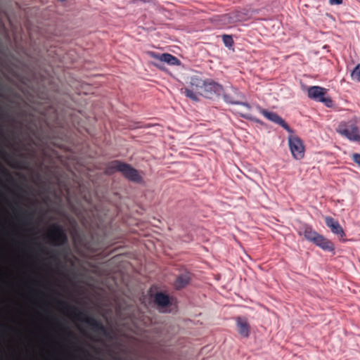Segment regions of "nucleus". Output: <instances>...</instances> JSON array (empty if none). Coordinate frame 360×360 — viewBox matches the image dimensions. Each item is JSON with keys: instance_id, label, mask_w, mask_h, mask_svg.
Here are the masks:
<instances>
[{"instance_id": "f03ea898", "label": "nucleus", "mask_w": 360, "mask_h": 360, "mask_svg": "<svg viewBox=\"0 0 360 360\" xmlns=\"http://www.w3.org/2000/svg\"><path fill=\"white\" fill-rule=\"evenodd\" d=\"M115 172H121L126 179L136 183H141L143 181L142 176L136 169L133 168L130 165L120 160L110 162L105 169L107 174H112Z\"/></svg>"}, {"instance_id": "4be33fe9", "label": "nucleus", "mask_w": 360, "mask_h": 360, "mask_svg": "<svg viewBox=\"0 0 360 360\" xmlns=\"http://www.w3.org/2000/svg\"><path fill=\"white\" fill-rule=\"evenodd\" d=\"M352 160L355 163H356L359 166H360V154L354 153L352 155Z\"/></svg>"}, {"instance_id": "423d86ee", "label": "nucleus", "mask_w": 360, "mask_h": 360, "mask_svg": "<svg viewBox=\"0 0 360 360\" xmlns=\"http://www.w3.org/2000/svg\"><path fill=\"white\" fill-rule=\"evenodd\" d=\"M203 85V89L200 91V96L207 98L211 99L215 96H218L223 91V86L212 80L204 81Z\"/></svg>"}, {"instance_id": "7ed1b4c3", "label": "nucleus", "mask_w": 360, "mask_h": 360, "mask_svg": "<svg viewBox=\"0 0 360 360\" xmlns=\"http://www.w3.org/2000/svg\"><path fill=\"white\" fill-rule=\"evenodd\" d=\"M337 132L351 141L360 143V131L354 120L341 122L337 128Z\"/></svg>"}, {"instance_id": "a211bd4d", "label": "nucleus", "mask_w": 360, "mask_h": 360, "mask_svg": "<svg viewBox=\"0 0 360 360\" xmlns=\"http://www.w3.org/2000/svg\"><path fill=\"white\" fill-rule=\"evenodd\" d=\"M184 93L186 97L190 99L197 101L199 100L198 96H200L196 91L191 89L190 88H185L184 90Z\"/></svg>"}, {"instance_id": "aec40b11", "label": "nucleus", "mask_w": 360, "mask_h": 360, "mask_svg": "<svg viewBox=\"0 0 360 360\" xmlns=\"http://www.w3.org/2000/svg\"><path fill=\"white\" fill-rule=\"evenodd\" d=\"M351 77L352 80L360 82V63L352 71Z\"/></svg>"}, {"instance_id": "39448f33", "label": "nucleus", "mask_w": 360, "mask_h": 360, "mask_svg": "<svg viewBox=\"0 0 360 360\" xmlns=\"http://www.w3.org/2000/svg\"><path fill=\"white\" fill-rule=\"evenodd\" d=\"M327 89L319 86H313L308 89L307 94L309 98L316 101L323 103L327 107H330L333 101L330 97H326Z\"/></svg>"}, {"instance_id": "5701e85b", "label": "nucleus", "mask_w": 360, "mask_h": 360, "mask_svg": "<svg viewBox=\"0 0 360 360\" xmlns=\"http://www.w3.org/2000/svg\"><path fill=\"white\" fill-rule=\"evenodd\" d=\"M342 3V0H330L331 5H340Z\"/></svg>"}, {"instance_id": "412c9836", "label": "nucleus", "mask_w": 360, "mask_h": 360, "mask_svg": "<svg viewBox=\"0 0 360 360\" xmlns=\"http://www.w3.org/2000/svg\"><path fill=\"white\" fill-rule=\"evenodd\" d=\"M222 40H223V42H224V45L226 47H231L233 46V38L230 35L224 34L222 36Z\"/></svg>"}, {"instance_id": "0eeeda50", "label": "nucleus", "mask_w": 360, "mask_h": 360, "mask_svg": "<svg viewBox=\"0 0 360 360\" xmlns=\"http://www.w3.org/2000/svg\"><path fill=\"white\" fill-rule=\"evenodd\" d=\"M288 143L292 156L297 160H301L304 155V147L301 139L297 136H290Z\"/></svg>"}, {"instance_id": "f8f14e48", "label": "nucleus", "mask_w": 360, "mask_h": 360, "mask_svg": "<svg viewBox=\"0 0 360 360\" xmlns=\"http://www.w3.org/2000/svg\"><path fill=\"white\" fill-rule=\"evenodd\" d=\"M318 233L314 231L312 227L308 224H302L298 230V234L304 236V238L310 242H312Z\"/></svg>"}, {"instance_id": "4468645a", "label": "nucleus", "mask_w": 360, "mask_h": 360, "mask_svg": "<svg viewBox=\"0 0 360 360\" xmlns=\"http://www.w3.org/2000/svg\"><path fill=\"white\" fill-rule=\"evenodd\" d=\"M33 218V214L29 213L26 210L20 209L16 217V220L22 225L27 226L31 224V221Z\"/></svg>"}, {"instance_id": "2eb2a0df", "label": "nucleus", "mask_w": 360, "mask_h": 360, "mask_svg": "<svg viewBox=\"0 0 360 360\" xmlns=\"http://www.w3.org/2000/svg\"><path fill=\"white\" fill-rule=\"evenodd\" d=\"M154 302L160 309L170 305V300L168 295L162 292H157L154 297Z\"/></svg>"}, {"instance_id": "b1692460", "label": "nucleus", "mask_w": 360, "mask_h": 360, "mask_svg": "<svg viewBox=\"0 0 360 360\" xmlns=\"http://www.w3.org/2000/svg\"><path fill=\"white\" fill-rule=\"evenodd\" d=\"M1 168L2 169L4 172L7 173V170L5 168H4L2 166H1Z\"/></svg>"}, {"instance_id": "6e6552de", "label": "nucleus", "mask_w": 360, "mask_h": 360, "mask_svg": "<svg viewBox=\"0 0 360 360\" xmlns=\"http://www.w3.org/2000/svg\"><path fill=\"white\" fill-rule=\"evenodd\" d=\"M260 112L269 120L279 124L284 129L290 133H292V129L289 127V125L283 120L278 114L273 112H269L265 109H260Z\"/></svg>"}, {"instance_id": "dca6fc26", "label": "nucleus", "mask_w": 360, "mask_h": 360, "mask_svg": "<svg viewBox=\"0 0 360 360\" xmlns=\"http://www.w3.org/2000/svg\"><path fill=\"white\" fill-rule=\"evenodd\" d=\"M204 80L193 77L191 78L190 89L196 91L200 96V91L203 89Z\"/></svg>"}, {"instance_id": "f3484780", "label": "nucleus", "mask_w": 360, "mask_h": 360, "mask_svg": "<svg viewBox=\"0 0 360 360\" xmlns=\"http://www.w3.org/2000/svg\"><path fill=\"white\" fill-rule=\"evenodd\" d=\"M190 281V276L188 274H182L176 278L175 287L176 289L184 288Z\"/></svg>"}, {"instance_id": "1a4fd4ad", "label": "nucleus", "mask_w": 360, "mask_h": 360, "mask_svg": "<svg viewBox=\"0 0 360 360\" xmlns=\"http://www.w3.org/2000/svg\"><path fill=\"white\" fill-rule=\"evenodd\" d=\"M325 223L334 234L345 240L344 238L346 235L338 221L331 217L327 216L325 217Z\"/></svg>"}, {"instance_id": "9d476101", "label": "nucleus", "mask_w": 360, "mask_h": 360, "mask_svg": "<svg viewBox=\"0 0 360 360\" xmlns=\"http://www.w3.org/2000/svg\"><path fill=\"white\" fill-rule=\"evenodd\" d=\"M150 55L152 58L161 62L166 63L170 65H179L181 63L180 60L176 57L170 53H162L159 55L154 52H151Z\"/></svg>"}, {"instance_id": "9b49d317", "label": "nucleus", "mask_w": 360, "mask_h": 360, "mask_svg": "<svg viewBox=\"0 0 360 360\" xmlns=\"http://www.w3.org/2000/svg\"><path fill=\"white\" fill-rule=\"evenodd\" d=\"M312 243L323 250L333 251L335 249L333 243L319 233L314 238Z\"/></svg>"}, {"instance_id": "393cba45", "label": "nucleus", "mask_w": 360, "mask_h": 360, "mask_svg": "<svg viewBox=\"0 0 360 360\" xmlns=\"http://www.w3.org/2000/svg\"><path fill=\"white\" fill-rule=\"evenodd\" d=\"M68 335L71 337H75L74 335L72 333H68Z\"/></svg>"}, {"instance_id": "a878e982", "label": "nucleus", "mask_w": 360, "mask_h": 360, "mask_svg": "<svg viewBox=\"0 0 360 360\" xmlns=\"http://www.w3.org/2000/svg\"><path fill=\"white\" fill-rule=\"evenodd\" d=\"M243 117L245 118H248V117L247 115H243Z\"/></svg>"}, {"instance_id": "20e7f679", "label": "nucleus", "mask_w": 360, "mask_h": 360, "mask_svg": "<svg viewBox=\"0 0 360 360\" xmlns=\"http://www.w3.org/2000/svg\"><path fill=\"white\" fill-rule=\"evenodd\" d=\"M46 237L49 240L51 244L54 246H60L67 243L68 242V238L63 228L58 224H53L51 226L46 234Z\"/></svg>"}, {"instance_id": "f257e3e1", "label": "nucleus", "mask_w": 360, "mask_h": 360, "mask_svg": "<svg viewBox=\"0 0 360 360\" xmlns=\"http://www.w3.org/2000/svg\"><path fill=\"white\" fill-rule=\"evenodd\" d=\"M58 304L65 309L68 312L72 314L77 320L82 321L88 324L92 330L94 332H100L103 334L106 333V328L103 323L92 316H89L87 314L80 311L79 309L68 304L65 302L58 301Z\"/></svg>"}, {"instance_id": "6ab92c4d", "label": "nucleus", "mask_w": 360, "mask_h": 360, "mask_svg": "<svg viewBox=\"0 0 360 360\" xmlns=\"http://www.w3.org/2000/svg\"><path fill=\"white\" fill-rule=\"evenodd\" d=\"M224 101L226 103H231V104L241 105H243V106L246 107L248 109H250V105L248 103L235 101L229 95H224Z\"/></svg>"}, {"instance_id": "ddd939ff", "label": "nucleus", "mask_w": 360, "mask_h": 360, "mask_svg": "<svg viewBox=\"0 0 360 360\" xmlns=\"http://www.w3.org/2000/svg\"><path fill=\"white\" fill-rule=\"evenodd\" d=\"M236 326L239 334L244 338L250 335V328L245 318L238 317L236 319Z\"/></svg>"}]
</instances>
